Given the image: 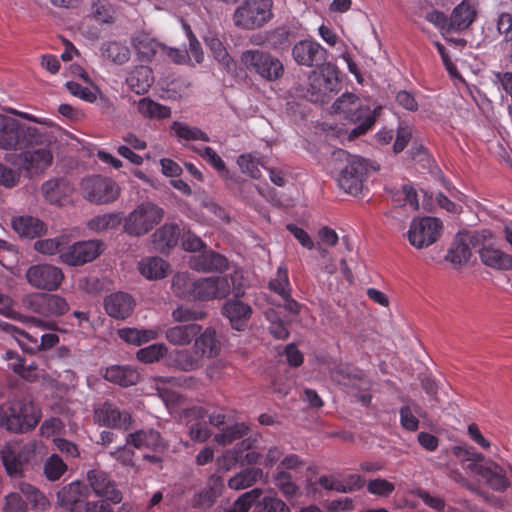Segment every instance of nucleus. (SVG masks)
<instances>
[{"label":"nucleus","instance_id":"nucleus-1","mask_svg":"<svg viewBox=\"0 0 512 512\" xmlns=\"http://www.w3.org/2000/svg\"><path fill=\"white\" fill-rule=\"evenodd\" d=\"M334 113L341 114L356 126L349 132V139L354 140L370 131L379 117L382 107L371 108L356 94L343 93L332 105Z\"/></svg>","mask_w":512,"mask_h":512},{"label":"nucleus","instance_id":"nucleus-2","mask_svg":"<svg viewBox=\"0 0 512 512\" xmlns=\"http://www.w3.org/2000/svg\"><path fill=\"white\" fill-rule=\"evenodd\" d=\"M453 453L461 459L465 470L479 476L492 490L503 492L510 486L506 470L492 460L485 461L483 454L473 447L455 446Z\"/></svg>","mask_w":512,"mask_h":512},{"label":"nucleus","instance_id":"nucleus-3","mask_svg":"<svg viewBox=\"0 0 512 512\" xmlns=\"http://www.w3.org/2000/svg\"><path fill=\"white\" fill-rule=\"evenodd\" d=\"M49 135L37 127L21 124L18 120L0 114V148H25L46 143Z\"/></svg>","mask_w":512,"mask_h":512},{"label":"nucleus","instance_id":"nucleus-4","mask_svg":"<svg viewBox=\"0 0 512 512\" xmlns=\"http://www.w3.org/2000/svg\"><path fill=\"white\" fill-rule=\"evenodd\" d=\"M39 422V411L31 401L13 400L0 407V427L13 433L34 429Z\"/></svg>","mask_w":512,"mask_h":512},{"label":"nucleus","instance_id":"nucleus-5","mask_svg":"<svg viewBox=\"0 0 512 512\" xmlns=\"http://www.w3.org/2000/svg\"><path fill=\"white\" fill-rule=\"evenodd\" d=\"M186 275H176L173 278V287L187 286V292L200 301L222 299L229 295L231 284L226 276L205 277L191 283Z\"/></svg>","mask_w":512,"mask_h":512},{"label":"nucleus","instance_id":"nucleus-6","mask_svg":"<svg viewBox=\"0 0 512 512\" xmlns=\"http://www.w3.org/2000/svg\"><path fill=\"white\" fill-rule=\"evenodd\" d=\"M341 81L338 68L326 63L317 67L308 76L307 94L309 100L314 103H325L330 99L332 93L340 90Z\"/></svg>","mask_w":512,"mask_h":512},{"label":"nucleus","instance_id":"nucleus-7","mask_svg":"<svg viewBox=\"0 0 512 512\" xmlns=\"http://www.w3.org/2000/svg\"><path fill=\"white\" fill-rule=\"evenodd\" d=\"M163 217V208L149 201L143 202L125 217L123 228L130 236H143L158 225Z\"/></svg>","mask_w":512,"mask_h":512},{"label":"nucleus","instance_id":"nucleus-8","mask_svg":"<svg viewBox=\"0 0 512 512\" xmlns=\"http://www.w3.org/2000/svg\"><path fill=\"white\" fill-rule=\"evenodd\" d=\"M272 0H245L233 14L234 24L245 30L261 28L273 18Z\"/></svg>","mask_w":512,"mask_h":512},{"label":"nucleus","instance_id":"nucleus-9","mask_svg":"<svg viewBox=\"0 0 512 512\" xmlns=\"http://www.w3.org/2000/svg\"><path fill=\"white\" fill-rule=\"evenodd\" d=\"M241 63L249 72L258 74L268 81L282 77L284 66L282 62L267 51L260 49L246 50L241 54Z\"/></svg>","mask_w":512,"mask_h":512},{"label":"nucleus","instance_id":"nucleus-10","mask_svg":"<svg viewBox=\"0 0 512 512\" xmlns=\"http://www.w3.org/2000/svg\"><path fill=\"white\" fill-rule=\"evenodd\" d=\"M22 305L31 313L44 318H56L66 314L70 306L67 300L50 293H32L22 299Z\"/></svg>","mask_w":512,"mask_h":512},{"label":"nucleus","instance_id":"nucleus-11","mask_svg":"<svg viewBox=\"0 0 512 512\" xmlns=\"http://www.w3.org/2000/svg\"><path fill=\"white\" fill-rule=\"evenodd\" d=\"M40 130V128H37ZM41 131L46 132L50 140L46 143L41 144H33L29 147L25 148H14L13 150H21L16 156V160L13 162L15 165L20 166L22 169L30 172V171H43L47 167H49L53 160V155L49 146L52 142H54V135L47 131L46 129H41Z\"/></svg>","mask_w":512,"mask_h":512},{"label":"nucleus","instance_id":"nucleus-12","mask_svg":"<svg viewBox=\"0 0 512 512\" xmlns=\"http://www.w3.org/2000/svg\"><path fill=\"white\" fill-rule=\"evenodd\" d=\"M83 196L94 204L114 202L120 195V187L111 178L92 175L82 179L80 184Z\"/></svg>","mask_w":512,"mask_h":512},{"label":"nucleus","instance_id":"nucleus-13","mask_svg":"<svg viewBox=\"0 0 512 512\" xmlns=\"http://www.w3.org/2000/svg\"><path fill=\"white\" fill-rule=\"evenodd\" d=\"M336 155L347 157V164L340 170L337 177L339 187L348 194L354 196L360 194L367 173V165L364 159L358 156H349L344 150H339Z\"/></svg>","mask_w":512,"mask_h":512},{"label":"nucleus","instance_id":"nucleus-14","mask_svg":"<svg viewBox=\"0 0 512 512\" xmlns=\"http://www.w3.org/2000/svg\"><path fill=\"white\" fill-rule=\"evenodd\" d=\"M34 454V446L9 442L0 450V458L7 474L11 478H21L24 468Z\"/></svg>","mask_w":512,"mask_h":512},{"label":"nucleus","instance_id":"nucleus-15","mask_svg":"<svg viewBox=\"0 0 512 512\" xmlns=\"http://www.w3.org/2000/svg\"><path fill=\"white\" fill-rule=\"evenodd\" d=\"M442 222L435 217L414 219L408 231V240L417 249L435 243L442 233Z\"/></svg>","mask_w":512,"mask_h":512},{"label":"nucleus","instance_id":"nucleus-16","mask_svg":"<svg viewBox=\"0 0 512 512\" xmlns=\"http://www.w3.org/2000/svg\"><path fill=\"white\" fill-rule=\"evenodd\" d=\"M233 284L234 297L225 302L222 307V314L225 316L231 327L237 331H243L252 316V307L241 300L244 296V291L241 288L235 286L234 277L231 276Z\"/></svg>","mask_w":512,"mask_h":512},{"label":"nucleus","instance_id":"nucleus-17","mask_svg":"<svg viewBox=\"0 0 512 512\" xmlns=\"http://www.w3.org/2000/svg\"><path fill=\"white\" fill-rule=\"evenodd\" d=\"M292 57L300 66L319 67L328 63V51L312 39L298 41L292 48Z\"/></svg>","mask_w":512,"mask_h":512},{"label":"nucleus","instance_id":"nucleus-18","mask_svg":"<svg viewBox=\"0 0 512 512\" xmlns=\"http://www.w3.org/2000/svg\"><path fill=\"white\" fill-rule=\"evenodd\" d=\"M26 278L28 283L37 289L53 291L61 285L64 275L56 266L37 264L27 270Z\"/></svg>","mask_w":512,"mask_h":512},{"label":"nucleus","instance_id":"nucleus-19","mask_svg":"<svg viewBox=\"0 0 512 512\" xmlns=\"http://www.w3.org/2000/svg\"><path fill=\"white\" fill-rule=\"evenodd\" d=\"M103 251V243L99 240L79 241L61 252L63 263L80 266L96 259Z\"/></svg>","mask_w":512,"mask_h":512},{"label":"nucleus","instance_id":"nucleus-20","mask_svg":"<svg viewBox=\"0 0 512 512\" xmlns=\"http://www.w3.org/2000/svg\"><path fill=\"white\" fill-rule=\"evenodd\" d=\"M87 481L97 496L114 504L122 501V492L107 472L100 469L89 470L87 472Z\"/></svg>","mask_w":512,"mask_h":512},{"label":"nucleus","instance_id":"nucleus-21","mask_svg":"<svg viewBox=\"0 0 512 512\" xmlns=\"http://www.w3.org/2000/svg\"><path fill=\"white\" fill-rule=\"evenodd\" d=\"M88 487L79 481L72 482L62 487L57 492L58 504L68 511H78L87 508Z\"/></svg>","mask_w":512,"mask_h":512},{"label":"nucleus","instance_id":"nucleus-22","mask_svg":"<svg viewBox=\"0 0 512 512\" xmlns=\"http://www.w3.org/2000/svg\"><path fill=\"white\" fill-rule=\"evenodd\" d=\"M126 443L137 449H148L155 453L166 450L167 443L161 434L154 429H141L130 433L126 437Z\"/></svg>","mask_w":512,"mask_h":512},{"label":"nucleus","instance_id":"nucleus-23","mask_svg":"<svg viewBox=\"0 0 512 512\" xmlns=\"http://www.w3.org/2000/svg\"><path fill=\"white\" fill-rule=\"evenodd\" d=\"M478 236L468 232H459L448 250L446 260L454 265H462L471 257V246H475Z\"/></svg>","mask_w":512,"mask_h":512},{"label":"nucleus","instance_id":"nucleus-24","mask_svg":"<svg viewBox=\"0 0 512 512\" xmlns=\"http://www.w3.org/2000/svg\"><path fill=\"white\" fill-rule=\"evenodd\" d=\"M98 420L105 426L128 430L132 423V417L129 412L121 411L114 404L105 402L95 411Z\"/></svg>","mask_w":512,"mask_h":512},{"label":"nucleus","instance_id":"nucleus-25","mask_svg":"<svg viewBox=\"0 0 512 512\" xmlns=\"http://www.w3.org/2000/svg\"><path fill=\"white\" fill-rule=\"evenodd\" d=\"M134 305L132 296L125 292L112 293L104 300L106 313L115 319H125L130 316Z\"/></svg>","mask_w":512,"mask_h":512},{"label":"nucleus","instance_id":"nucleus-26","mask_svg":"<svg viewBox=\"0 0 512 512\" xmlns=\"http://www.w3.org/2000/svg\"><path fill=\"white\" fill-rule=\"evenodd\" d=\"M477 15L473 0H463L452 11L450 16V27L453 32L467 29L475 20Z\"/></svg>","mask_w":512,"mask_h":512},{"label":"nucleus","instance_id":"nucleus-27","mask_svg":"<svg viewBox=\"0 0 512 512\" xmlns=\"http://www.w3.org/2000/svg\"><path fill=\"white\" fill-rule=\"evenodd\" d=\"M186 417L194 421L189 427V435L193 441L205 442L211 436V430L206 424L207 410L194 406L186 411Z\"/></svg>","mask_w":512,"mask_h":512},{"label":"nucleus","instance_id":"nucleus-28","mask_svg":"<svg viewBox=\"0 0 512 512\" xmlns=\"http://www.w3.org/2000/svg\"><path fill=\"white\" fill-rule=\"evenodd\" d=\"M202 326L196 323L176 325L165 331L166 340L175 346H187L200 334Z\"/></svg>","mask_w":512,"mask_h":512},{"label":"nucleus","instance_id":"nucleus-29","mask_svg":"<svg viewBox=\"0 0 512 512\" xmlns=\"http://www.w3.org/2000/svg\"><path fill=\"white\" fill-rule=\"evenodd\" d=\"M222 489V480L218 477H211L207 485L194 494L192 506L200 509L210 508L221 495Z\"/></svg>","mask_w":512,"mask_h":512},{"label":"nucleus","instance_id":"nucleus-30","mask_svg":"<svg viewBox=\"0 0 512 512\" xmlns=\"http://www.w3.org/2000/svg\"><path fill=\"white\" fill-rule=\"evenodd\" d=\"M228 266L227 258L212 250L202 252L193 262V267L202 272H224Z\"/></svg>","mask_w":512,"mask_h":512},{"label":"nucleus","instance_id":"nucleus-31","mask_svg":"<svg viewBox=\"0 0 512 512\" xmlns=\"http://www.w3.org/2000/svg\"><path fill=\"white\" fill-rule=\"evenodd\" d=\"M194 349L201 357L213 358L220 352V342L216 337V331L207 327L194 339Z\"/></svg>","mask_w":512,"mask_h":512},{"label":"nucleus","instance_id":"nucleus-32","mask_svg":"<svg viewBox=\"0 0 512 512\" xmlns=\"http://www.w3.org/2000/svg\"><path fill=\"white\" fill-rule=\"evenodd\" d=\"M180 236V228L174 223H165L152 234V241L160 252L175 247Z\"/></svg>","mask_w":512,"mask_h":512},{"label":"nucleus","instance_id":"nucleus-33","mask_svg":"<svg viewBox=\"0 0 512 512\" xmlns=\"http://www.w3.org/2000/svg\"><path fill=\"white\" fill-rule=\"evenodd\" d=\"M154 82L152 70L145 65L136 66L130 71L126 83L136 94H144Z\"/></svg>","mask_w":512,"mask_h":512},{"label":"nucleus","instance_id":"nucleus-34","mask_svg":"<svg viewBox=\"0 0 512 512\" xmlns=\"http://www.w3.org/2000/svg\"><path fill=\"white\" fill-rule=\"evenodd\" d=\"M104 378L114 384L128 387L138 383L139 373L131 366L112 365L106 368Z\"/></svg>","mask_w":512,"mask_h":512},{"label":"nucleus","instance_id":"nucleus-35","mask_svg":"<svg viewBox=\"0 0 512 512\" xmlns=\"http://www.w3.org/2000/svg\"><path fill=\"white\" fill-rule=\"evenodd\" d=\"M0 327L15 338L24 352L35 354L39 351V338L37 335H33L26 330L6 322L2 323Z\"/></svg>","mask_w":512,"mask_h":512},{"label":"nucleus","instance_id":"nucleus-36","mask_svg":"<svg viewBox=\"0 0 512 512\" xmlns=\"http://www.w3.org/2000/svg\"><path fill=\"white\" fill-rule=\"evenodd\" d=\"M483 264L498 270L512 269V256L492 246H483L480 251Z\"/></svg>","mask_w":512,"mask_h":512},{"label":"nucleus","instance_id":"nucleus-37","mask_svg":"<svg viewBox=\"0 0 512 512\" xmlns=\"http://www.w3.org/2000/svg\"><path fill=\"white\" fill-rule=\"evenodd\" d=\"M12 227L20 236L35 238L45 232L44 223L32 216H19L12 219Z\"/></svg>","mask_w":512,"mask_h":512},{"label":"nucleus","instance_id":"nucleus-38","mask_svg":"<svg viewBox=\"0 0 512 512\" xmlns=\"http://www.w3.org/2000/svg\"><path fill=\"white\" fill-rule=\"evenodd\" d=\"M169 264L160 257H146L138 263L140 273L147 279H162L167 275Z\"/></svg>","mask_w":512,"mask_h":512},{"label":"nucleus","instance_id":"nucleus-39","mask_svg":"<svg viewBox=\"0 0 512 512\" xmlns=\"http://www.w3.org/2000/svg\"><path fill=\"white\" fill-rule=\"evenodd\" d=\"M190 349L174 350L169 354L171 366L185 372L193 371L200 367L199 357Z\"/></svg>","mask_w":512,"mask_h":512},{"label":"nucleus","instance_id":"nucleus-40","mask_svg":"<svg viewBox=\"0 0 512 512\" xmlns=\"http://www.w3.org/2000/svg\"><path fill=\"white\" fill-rule=\"evenodd\" d=\"M138 112L148 119H166L171 115V109L165 105H162L151 98L144 97L139 100L137 104Z\"/></svg>","mask_w":512,"mask_h":512},{"label":"nucleus","instance_id":"nucleus-41","mask_svg":"<svg viewBox=\"0 0 512 512\" xmlns=\"http://www.w3.org/2000/svg\"><path fill=\"white\" fill-rule=\"evenodd\" d=\"M263 470L258 467L246 468L229 479L228 486L234 490H241L252 486L262 479Z\"/></svg>","mask_w":512,"mask_h":512},{"label":"nucleus","instance_id":"nucleus-42","mask_svg":"<svg viewBox=\"0 0 512 512\" xmlns=\"http://www.w3.org/2000/svg\"><path fill=\"white\" fill-rule=\"evenodd\" d=\"M100 50L103 58L110 60L115 64H124L130 58L129 48L117 41L103 43Z\"/></svg>","mask_w":512,"mask_h":512},{"label":"nucleus","instance_id":"nucleus-43","mask_svg":"<svg viewBox=\"0 0 512 512\" xmlns=\"http://www.w3.org/2000/svg\"><path fill=\"white\" fill-rule=\"evenodd\" d=\"M41 191L51 204L62 205L67 187L64 180H48L42 184Z\"/></svg>","mask_w":512,"mask_h":512},{"label":"nucleus","instance_id":"nucleus-44","mask_svg":"<svg viewBox=\"0 0 512 512\" xmlns=\"http://www.w3.org/2000/svg\"><path fill=\"white\" fill-rule=\"evenodd\" d=\"M122 222L120 213L112 212L95 216L88 222V228L95 232L116 229Z\"/></svg>","mask_w":512,"mask_h":512},{"label":"nucleus","instance_id":"nucleus-45","mask_svg":"<svg viewBox=\"0 0 512 512\" xmlns=\"http://www.w3.org/2000/svg\"><path fill=\"white\" fill-rule=\"evenodd\" d=\"M249 427L245 423H235L225 427L221 432L217 433L214 440L220 445H227L235 440L243 438L247 435Z\"/></svg>","mask_w":512,"mask_h":512},{"label":"nucleus","instance_id":"nucleus-46","mask_svg":"<svg viewBox=\"0 0 512 512\" xmlns=\"http://www.w3.org/2000/svg\"><path fill=\"white\" fill-rule=\"evenodd\" d=\"M268 288L281 297L289 296L291 288L288 277V269L284 264H281L277 268L276 276L269 281Z\"/></svg>","mask_w":512,"mask_h":512},{"label":"nucleus","instance_id":"nucleus-47","mask_svg":"<svg viewBox=\"0 0 512 512\" xmlns=\"http://www.w3.org/2000/svg\"><path fill=\"white\" fill-rule=\"evenodd\" d=\"M19 492L22 494L24 500H26L28 507L32 508H44L47 504V499L44 494L35 486L29 483H21L19 486Z\"/></svg>","mask_w":512,"mask_h":512},{"label":"nucleus","instance_id":"nucleus-48","mask_svg":"<svg viewBox=\"0 0 512 512\" xmlns=\"http://www.w3.org/2000/svg\"><path fill=\"white\" fill-rule=\"evenodd\" d=\"M19 492L22 494L24 500H26L28 507L32 508H44L47 504V499L44 494L35 486L29 483H21L19 486Z\"/></svg>","mask_w":512,"mask_h":512},{"label":"nucleus","instance_id":"nucleus-49","mask_svg":"<svg viewBox=\"0 0 512 512\" xmlns=\"http://www.w3.org/2000/svg\"><path fill=\"white\" fill-rule=\"evenodd\" d=\"M206 312L187 305H180L172 311V318L179 323H193L206 317Z\"/></svg>","mask_w":512,"mask_h":512},{"label":"nucleus","instance_id":"nucleus-50","mask_svg":"<svg viewBox=\"0 0 512 512\" xmlns=\"http://www.w3.org/2000/svg\"><path fill=\"white\" fill-rule=\"evenodd\" d=\"M172 129L177 135L178 138L184 140H201L204 142H208L210 140L209 136L200 130L197 127L188 126L182 122H173Z\"/></svg>","mask_w":512,"mask_h":512},{"label":"nucleus","instance_id":"nucleus-51","mask_svg":"<svg viewBox=\"0 0 512 512\" xmlns=\"http://www.w3.org/2000/svg\"><path fill=\"white\" fill-rule=\"evenodd\" d=\"M67 465L58 454H52L44 463V475L50 481H56L66 472Z\"/></svg>","mask_w":512,"mask_h":512},{"label":"nucleus","instance_id":"nucleus-52","mask_svg":"<svg viewBox=\"0 0 512 512\" xmlns=\"http://www.w3.org/2000/svg\"><path fill=\"white\" fill-rule=\"evenodd\" d=\"M274 482L277 488L282 492L284 497L291 499L295 497L299 491L298 486L292 480L290 473L283 470L278 471L274 476Z\"/></svg>","mask_w":512,"mask_h":512},{"label":"nucleus","instance_id":"nucleus-53","mask_svg":"<svg viewBox=\"0 0 512 512\" xmlns=\"http://www.w3.org/2000/svg\"><path fill=\"white\" fill-rule=\"evenodd\" d=\"M263 491L260 488H254L248 492L243 493L226 512H248L250 507L257 503Z\"/></svg>","mask_w":512,"mask_h":512},{"label":"nucleus","instance_id":"nucleus-54","mask_svg":"<svg viewBox=\"0 0 512 512\" xmlns=\"http://www.w3.org/2000/svg\"><path fill=\"white\" fill-rule=\"evenodd\" d=\"M166 353L167 347L165 344H152L138 350L136 357L140 362L148 364L158 361Z\"/></svg>","mask_w":512,"mask_h":512},{"label":"nucleus","instance_id":"nucleus-55","mask_svg":"<svg viewBox=\"0 0 512 512\" xmlns=\"http://www.w3.org/2000/svg\"><path fill=\"white\" fill-rule=\"evenodd\" d=\"M366 488L368 493L372 495L387 498L394 492L395 484L387 479L378 477L369 480L366 484Z\"/></svg>","mask_w":512,"mask_h":512},{"label":"nucleus","instance_id":"nucleus-56","mask_svg":"<svg viewBox=\"0 0 512 512\" xmlns=\"http://www.w3.org/2000/svg\"><path fill=\"white\" fill-rule=\"evenodd\" d=\"M65 240V237L38 240L35 242L34 248L42 254L53 255L58 252L61 254L64 251L62 246L65 244Z\"/></svg>","mask_w":512,"mask_h":512},{"label":"nucleus","instance_id":"nucleus-57","mask_svg":"<svg viewBox=\"0 0 512 512\" xmlns=\"http://www.w3.org/2000/svg\"><path fill=\"white\" fill-rule=\"evenodd\" d=\"M289 507L276 497H264L255 503L254 512H289Z\"/></svg>","mask_w":512,"mask_h":512},{"label":"nucleus","instance_id":"nucleus-58","mask_svg":"<svg viewBox=\"0 0 512 512\" xmlns=\"http://www.w3.org/2000/svg\"><path fill=\"white\" fill-rule=\"evenodd\" d=\"M94 18L100 23H113L114 10L106 0H97L92 6Z\"/></svg>","mask_w":512,"mask_h":512},{"label":"nucleus","instance_id":"nucleus-59","mask_svg":"<svg viewBox=\"0 0 512 512\" xmlns=\"http://www.w3.org/2000/svg\"><path fill=\"white\" fill-rule=\"evenodd\" d=\"M237 164L241 171L251 178L258 179L261 177L259 169V161L251 154H242L237 159Z\"/></svg>","mask_w":512,"mask_h":512},{"label":"nucleus","instance_id":"nucleus-60","mask_svg":"<svg viewBox=\"0 0 512 512\" xmlns=\"http://www.w3.org/2000/svg\"><path fill=\"white\" fill-rule=\"evenodd\" d=\"M28 510V504L22 494L12 492L5 497L2 512H28Z\"/></svg>","mask_w":512,"mask_h":512},{"label":"nucleus","instance_id":"nucleus-61","mask_svg":"<svg viewBox=\"0 0 512 512\" xmlns=\"http://www.w3.org/2000/svg\"><path fill=\"white\" fill-rule=\"evenodd\" d=\"M204 160H206L218 172L226 171V164L222 158L209 146L193 148Z\"/></svg>","mask_w":512,"mask_h":512},{"label":"nucleus","instance_id":"nucleus-62","mask_svg":"<svg viewBox=\"0 0 512 512\" xmlns=\"http://www.w3.org/2000/svg\"><path fill=\"white\" fill-rule=\"evenodd\" d=\"M67 90L73 95L76 96L86 102L93 103L97 99L96 92L91 90L88 87H84L81 84L74 82V81H68L65 84Z\"/></svg>","mask_w":512,"mask_h":512},{"label":"nucleus","instance_id":"nucleus-63","mask_svg":"<svg viewBox=\"0 0 512 512\" xmlns=\"http://www.w3.org/2000/svg\"><path fill=\"white\" fill-rule=\"evenodd\" d=\"M415 496L419 498L426 506L437 512H443L445 509V500L439 496L431 495L428 491L418 488Z\"/></svg>","mask_w":512,"mask_h":512},{"label":"nucleus","instance_id":"nucleus-64","mask_svg":"<svg viewBox=\"0 0 512 512\" xmlns=\"http://www.w3.org/2000/svg\"><path fill=\"white\" fill-rule=\"evenodd\" d=\"M266 318L271 322L269 330L275 338L286 339L289 336L286 324L283 321L277 320V315L274 310L267 311Z\"/></svg>","mask_w":512,"mask_h":512}]
</instances>
